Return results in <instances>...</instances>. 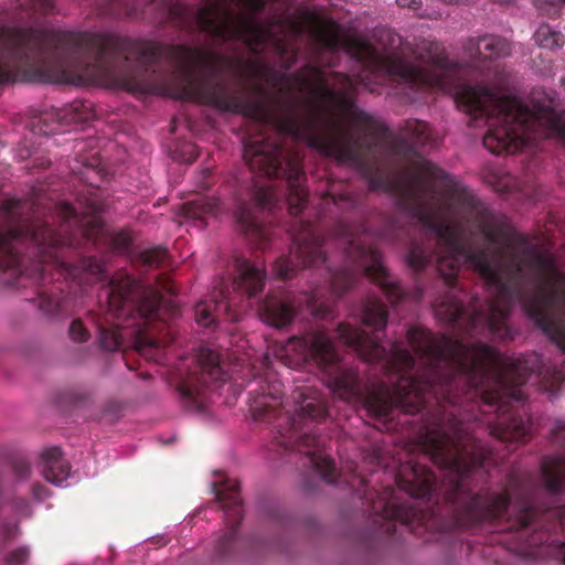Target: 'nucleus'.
Listing matches in <instances>:
<instances>
[{"label": "nucleus", "mask_w": 565, "mask_h": 565, "mask_svg": "<svg viewBox=\"0 0 565 565\" xmlns=\"http://www.w3.org/2000/svg\"><path fill=\"white\" fill-rule=\"evenodd\" d=\"M460 102L467 111L489 120L491 130L484 138V145L491 147L497 141L498 151L510 149L521 137L523 125L533 117L519 99L483 87H466Z\"/></svg>", "instance_id": "nucleus-1"}, {"label": "nucleus", "mask_w": 565, "mask_h": 565, "mask_svg": "<svg viewBox=\"0 0 565 565\" xmlns=\"http://www.w3.org/2000/svg\"><path fill=\"white\" fill-rule=\"evenodd\" d=\"M262 3L263 0H206L199 13V23L221 36L241 35L249 45H257L267 40L268 32L254 22L235 17L232 7L256 10Z\"/></svg>", "instance_id": "nucleus-2"}, {"label": "nucleus", "mask_w": 565, "mask_h": 565, "mask_svg": "<svg viewBox=\"0 0 565 565\" xmlns=\"http://www.w3.org/2000/svg\"><path fill=\"white\" fill-rule=\"evenodd\" d=\"M292 318L291 309L285 303H269L264 313V320L275 327H281L288 323Z\"/></svg>", "instance_id": "nucleus-3"}, {"label": "nucleus", "mask_w": 565, "mask_h": 565, "mask_svg": "<svg viewBox=\"0 0 565 565\" xmlns=\"http://www.w3.org/2000/svg\"><path fill=\"white\" fill-rule=\"evenodd\" d=\"M383 68H385L388 73L399 75L407 79H420L422 75L417 71L416 67L406 63L405 61L398 57H390L383 63Z\"/></svg>", "instance_id": "nucleus-4"}, {"label": "nucleus", "mask_w": 565, "mask_h": 565, "mask_svg": "<svg viewBox=\"0 0 565 565\" xmlns=\"http://www.w3.org/2000/svg\"><path fill=\"white\" fill-rule=\"evenodd\" d=\"M310 353L322 362H330L334 356L332 345L324 334H316L311 338Z\"/></svg>", "instance_id": "nucleus-5"}, {"label": "nucleus", "mask_w": 565, "mask_h": 565, "mask_svg": "<svg viewBox=\"0 0 565 565\" xmlns=\"http://www.w3.org/2000/svg\"><path fill=\"white\" fill-rule=\"evenodd\" d=\"M479 51L480 53L488 52V57L504 56L510 53V47L505 40L499 38H487L481 41Z\"/></svg>", "instance_id": "nucleus-6"}, {"label": "nucleus", "mask_w": 565, "mask_h": 565, "mask_svg": "<svg viewBox=\"0 0 565 565\" xmlns=\"http://www.w3.org/2000/svg\"><path fill=\"white\" fill-rule=\"evenodd\" d=\"M44 475L50 482L56 486H61L68 476V468L65 465V462H63L60 459H56L50 462V465L45 469Z\"/></svg>", "instance_id": "nucleus-7"}, {"label": "nucleus", "mask_w": 565, "mask_h": 565, "mask_svg": "<svg viewBox=\"0 0 565 565\" xmlns=\"http://www.w3.org/2000/svg\"><path fill=\"white\" fill-rule=\"evenodd\" d=\"M412 476H405V482L413 484L416 488H423L429 484L433 480L431 473L424 467L409 468Z\"/></svg>", "instance_id": "nucleus-8"}, {"label": "nucleus", "mask_w": 565, "mask_h": 565, "mask_svg": "<svg viewBox=\"0 0 565 565\" xmlns=\"http://www.w3.org/2000/svg\"><path fill=\"white\" fill-rule=\"evenodd\" d=\"M364 322L381 328L385 324V311L382 305L372 303L365 311Z\"/></svg>", "instance_id": "nucleus-9"}, {"label": "nucleus", "mask_w": 565, "mask_h": 565, "mask_svg": "<svg viewBox=\"0 0 565 565\" xmlns=\"http://www.w3.org/2000/svg\"><path fill=\"white\" fill-rule=\"evenodd\" d=\"M339 334L350 345H364L362 333L358 329H353L350 327H341L339 329Z\"/></svg>", "instance_id": "nucleus-10"}, {"label": "nucleus", "mask_w": 565, "mask_h": 565, "mask_svg": "<svg viewBox=\"0 0 565 565\" xmlns=\"http://www.w3.org/2000/svg\"><path fill=\"white\" fill-rule=\"evenodd\" d=\"M476 268L489 280H497V270L494 267L487 262L486 259H477L475 260Z\"/></svg>", "instance_id": "nucleus-11"}, {"label": "nucleus", "mask_w": 565, "mask_h": 565, "mask_svg": "<svg viewBox=\"0 0 565 565\" xmlns=\"http://www.w3.org/2000/svg\"><path fill=\"white\" fill-rule=\"evenodd\" d=\"M160 302V298L157 291L151 290L150 295L143 300L141 310L145 315L152 312L156 310Z\"/></svg>", "instance_id": "nucleus-12"}, {"label": "nucleus", "mask_w": 565, "mask_h": 565, "mask_svg": "<svg viewBox=\"0 0 565 565\" xmlns=\"http://www.w3.org/2000/svg\"><path fill=\"white\" fill-rule=\"evenodd\" d=\"M195 318L196 322L203 327H207L212 322V319H210V311L203 305L198 306L195 311Z\"/></svg>", "instance_id": "nucleus-13"}, {"label": "nucleus", "mask_w": 565, "mask_h": 565, "mask_svg": "<svg viewBox=\"0 0 565 565\" xmlns=\"http://www.w3.org/2000/svg\"><path fill=\"white\" fill-rule=\"evenodd\" d=\"M244 276H245L246 282H250V284H258L263 279L262 273L258 269L253 268V267L247 268L246 271L244 273Z\"/></svg>", "instance_id": "nucleus-14"}, {"label": "nucleus", "mask_w": 565, "mask_h": 565, "mask_svg": "<svg viewBox=\"0 0 565 565\" xmlns=\"http://www.w3.org/2000/svg\"><path fill=\"white\" fill-rule=\"evenodd\" d=\"M70 332L75 340H77V341L85 340V330L81 323L74 322L70 328Z\"/></svg>", "instance_id": "nucleus-15"}, {"label": "nucleus", "mask_w": 565, "mask_h": 565, "mask_svg": "<svg viewBox=\"0 0 565 565\" xmlns=\"http://www.w3.org/2000/svg\"><path fill=\"white\" fill-rule=\"evenodd\" d=\"M411 360H412V356H411V354L407 351H405L403 349H396L394 351V361L396 363H401V364H405L406 365V364L409 363Z\"/></svg>", "instance_id": "nucleus-16"}, {"label": "nucleus", "mask_w": 565, "mask_h": 565, "mask_svg": "<svg viewBox=\"0 0 565 565\" xmlns=\"http://www.w3.org/2000/svg\"><path fill=\"white\" fill-rule=\"evenodd\" d=\"M505 504H507V499L504 497H498L494 500L493 510L495 512H499L501 509H503V507H505Z\"/></svg>", "instance_id": "nucleus-17"}, {"label": "nucleus", "mask_w": 565, "mask_h": 565, "mask_svg": "<svg viewBox=\"0 0 565 565\" xmlns=\"http://www.w3.org/2000/svg\"><path fill=\"white\" fill-rule=\"evenodd\" d=\"M159 253L156 252V253H148V254H145L143 256V260L146 263H149V264H152L154 262H157V257H158Z\"/></svg>", "instance_id": "nucleus-18"}, {"label": "nucleus", "mask_w": 565, "mask_h": 565, "mask_svg": "<svg viewBox=\"0 0 565 565\" xmlns=\"http://www.w3.org/2000/svg\"><path fill=\"white\" fill-rule=\"evenodd\" d=\"M555 130L558 132L559 136H562V138L565 139V122L562 125L555 126Z\"/></svg>", "instance_id": "nucleus-19"}, {"label": "nucleus", "mask_w": 565, "mask_h": 565, "mask_svg": "<svg viewBox=\"0 0 565 565\" xmlns=\"http://www.w3.org/2000/svg\"><path fill=\"white\" fill-rule=\"evenodd\" d=\"M545 32V29L544 28H541L537 33H536V38H537V42L540 43V45L542 46H548L547 43H544L543 41L540 40V36Z\"/></svg>", "instance_id": "nucleus-20"}, {"label": "nucleus", "mask_w": 565, "mask_h": 565, "mask_svg": "<svg viewBox=\"0 0 565 565\" xmlns=\"http://www.w3.org/2000/svg\"><path fill=\"white\" fill-rule=\"evenodd\" d=\"M189 57L192 61H198L200 58L199 53H196V52L189 53Z\"/></svg>", "instance_id": "nucleus-21"}, {"label": "nucleus", "mask_w": 565, "mask_h": 565, "mask_svg": "<svg viewBox=\"0 0 565 565\" xmlns=\"http://www.w3.org/2000/svg\"><path fill=\"white\" fill-rule=\"evenodd\" d=\"M278 275L281 276V277H287L288 273H287V270H284L282 268H280L278 270Z\"/></svg>", "instance_id": "nucleus-22"}, {"label": "nucleus", "mask_w": 565, "mask_h": 565, "mask_svg": "<svg viewBox=\"0 0 565 565\" xmlns=\"http://www.w3.org/2000/svg\"><path fill=\"white\" fill-rule=\"evenodd\" d=\"M556 473H565V467H558Z\"/></svg>", "instance_id": "nucleus-23"}, {"label": "nucleus", "mask_w": 565, "mask_h": 565, "mask_svg": "<svg viewBox=\"0 0 565 565\" xmlns=\"http://www.w3.org/2000/svg\"><path fill=\"white\" fill-rule=\"evenodd\" d=\"M105 347H106V349H108V350H113V349H115V348H116V343H114V344H105Z\"/></svg>", "instance_id": "nucleus-24"}, {"label": "nucleus", "mask_w": 565, "mask_h": 565, "mask_svg": "<svg viewBox=\"0 0 565 565\" xmlns=\"http://www.w3.org/2000/svg\"><path fill=\"white\" fill-rule=\"evenodd\" d=\"M428 438V441H431V443H438L437 438L435 436H430V437H427Z\"/></svg>", "instance_id": "nucleus-25"}, {"label": "nucleus", "mask_w": 565, "mask_h": 565, "mask_svg": "<svg viewBox=\"0 0 565 565\" xmlns=\"http://www.w3.org/2000/svg\"><path fill=\"white\" fill-rule=\"evenodd\" d=\"M247 290H248V292H250V294L256 291V289H255L254 287H247Z\"/></svg>", "instance_id": "nucleus-26"}, {"label": "nucleus", "mask_w": 565, "mask_h": 565, "mask_svg": "<svg viewBox=\"0 0 565 565\" xmlns=\"http://www.w3.org/2000/svg\"><path fill=\"white\" fill-rule=\"evenodd\" d=\"M369 360H373V359H376L377 355L375 354L374 356H366Z\"/></svg>", "instance_id": "nucleus-27"}]
</instances>
